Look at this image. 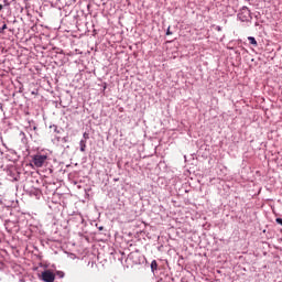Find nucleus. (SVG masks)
<instances>
[{"mask_svg": "<svg viewBox=\"0 0 282 282\" xmlns=\"http://www.w3.org/2000/svg\"><path fill=\"white\" fill-rule=\"evenodd\" d=\"M79 144H80V151H82V152H85V149H87V142H86L85 140H82V141L79 142Z\"/></svg>", "mask_w": 282, "mask_h": 282, "instance_id": "4", "label": "nucleus"}, {"mask_svg": "<svg viewBox=\"0 0 282 282\" xmlns=\"http://www.w3.org/2000/svg\"><path fill=\"white\" fill-rule=\"evenodd\" d=\"M4 30H8V24H3V25H2V28L0 29V34H2V32H3Z\"/></svg>", "mask_w": 282, "mask_h": 282, "instance_id": "7", "label": "nucleus"}, {"mask_svg": "<svg viewBox=\"0 0 282 282\" xmlns=\"http://www.w3.org/2000/svg\"><path fill=\"white\" fill-rule=\"evenodd\" d=\"M238 19L242 22L250 21V19H252L250 9H248V7H242L238 13Z\"/></svg>", "mask_w": 282, "mask_h": 282, "instance_id": "2", "label": "nucleus"}, {"mask_svg": "<svg viewBox=\"0 0 282 282\" xmlns=\"http://www.w3.org/2000/svg\"><path fill=\"white\" fill-rule=\"evenodd\" d=\"M32 162L36 169H42V166H45V162H47V155L35 154L32 156Z\"/></svg>", "mask_w": 282, "mask_h": 282, "instance_id": "1", "label": "nucleus"}, {"mask_svg": "<svg viewBox=\"0 0 282 282\" xmlns=\"http://www.w3.org/2000/svg\"><path fill=\"white\" fill-rule=\"evenodd\" d=\"M120 111H122V108H120Z\"/></svg>", "mask_w": 282, "mask_h": 282, "instance_id": "11", "label": "nucleus"}, {"mask_svg": "<svg viewBox=\"0 0 282 282\" xmlns=\"http://www.w3.org/2000/svg\"><path fill=\"white\" fill-rule=\"evenodd\" d=\"M248 41H249L250 45H253L254 47H257L258 44H257V40L254 37L249 36Z\"/></svg>", "mask_w": 282, "mask_h": 282, "instance_id": "5", "label": "nucleus"}, {"mask_svg": "<svg viewBox=\"0 0 282 282\" xmlns=\"http://www.w3.org/2000/svg\"><path fill=\"white\" fill-rule=\"evenodd\" d=\"M1 10H3V4H0V12H1Z\"/></svg>", "mask_w": 282, "mask_h": 282, "instance_id": "10", "label": "nucleus"}, {"mask_svg": "<svg viewBox=\"0 0 282 282\" xmlns=\"http://www.w3.org/2000/svg\"><path fill=\"white\" fill-rule=\"evenodd\" d=\"M41 280L44 282H54L56 280V274L50 270H45L41 274Z\"/></svg>", "mask_w": 282, "mask_h": 282, "instance_id": "3", "label": "nucleus"}, {"mask_svg": "<svg viewBox=\"0 0 282 282\" xmlns=\"http://www.w3.org/2000/svg\"><path fill=\"white\" fill-rule=\"evenodd\" d=\"M171 34H173V32H171V26H169L166 31V36H171Z\"/></svg>", "mask_w": 282, "mask_h": 282, "instance_id": "8", "label": "nucleus"}, {"mask_svg": "<svg viewBox=\"0 0 282 282\" xmlns=\"http://www.w3.org/2000/svg\"><path fill=\"white\" fill-rule=\"evenodd\" d=\"M84 139H85V140H89V133L85 132V133H84Z\"/></svg>", "mask_w": 282, "mask_h": 282, "instance_id": "9", "label": "nucleus"}, {"mask_svg": "<svg viewBox=\"0 0 282 282\" xmlns=\"http://www.w3.org/2000/svg\"><path fill=\"white\" fill-rule=\"evenodd\" d=\"M151 270H152V272H155V270H158V261L153 260L151 262Z\"/></svg>", "mask_w": 282, "mask_h": 282, "instance_id": "6", "label": "nucleus"}]
</instances>
